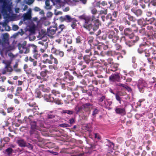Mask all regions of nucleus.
I'll return each instance as SVG.
<instances>
[{"mask_svg": "<svg viewBox=\"0 0 156 156\" xmlns=\"http://www.w3.org/2000/svg\"><path fill=\"white\" fill-rule=\"evenodd\" d=\"M101 24L99 20L96 18L93 20H91L89 21L84 20L83 27L89 31H90L92 29L93 31H95L99 28Z\"/></svg>", "mask_w": 156, "mask_h": 156, "instance_id": "obj_1", "label": "nucleus"}, {"mask_svg": "<svg viewBox=\"0 0 156 156\" xmlns=\"http://www.w3.org/2000/svg\"><path fill=\"white\" fill-rule=\"evenodd\" d=\"M42 57L44 59L42 60V62L44 64H52L53 63L54 64L57 65L58 63V59L52 54H50L49 56L47 54L44 53Z\"/></svg>", "mask_w": 156, "mask_h": 156, "instance_id": "obj_2", "label": "nucleus"}, {"mask_svg": "<svg viewBox=\"0 0 156 156\" xmlns=\"http://www.w3.org/2000/svg\"><path fill=\"white\" fill-rule=\"evenodd\" d=\"M90 12L92 14V15L86 16L84 14L80 16H79V18L80 20H86L87 21H90L91 20H93L96 18L95 15L98 13V11L97 9L95 7H91L90 8Z\"/></svg>", "mask_w": 156, "mask_h": 156, "instance_id": "obj_3", "label": "nucleus"}, {"mask_svg": "<svg viewBox=\"0 0 156 156\" xmlns=\"http://www.w3.org/2000/svg\"><path fill=\"white\" fill-rule=\"evenodd\" d=\"M17 46L20 54H26L29 52L30 44L27 45V42L26 41H24L22 44L19 43Z\"/></svg>", "mask_w": 156, "mask_h": 156, "instance_id": "obj_4", "label": "nucleus"}, {"mask_svg": "<svg viewBox=\"0 0 156 156\" xmlns=\"http://www.w3.org/2000/svg\"><path fill=\"white\" fill-rule=\"evenodd\" d=\"M63 21H65L67 23H70V26L73 29H75L77 26V21L74 18H72L69 15H66L63 17H61Z\"/></svg>", "mask_w": 156, "mask_h": 156, "instance_id": "obj_5", "label": "nucleus"}, {"mask_svg": "<svg viewBox=\"0 0 156 156\" xmlns=\"http://www.w3.org/2000/svg\"><path fill=\"white\" fill-rule=\"evenodd\" d=\"M64 76L63 78L64 81L66 82L67 84H69L70 86H73L75 84L74 81H71L74 79L73 77L69 73L68 71H66L64 73Z\"/></svg>", "mask_w": 156, "mask_h": 156, "instance_id": "obj_6", "label": "nucleus"}, {"mask_svg": "<svg viewBox=\"0 0 156 156\" xmlns=\"http://www.w3.org/2000/svg\"><path fill=\"white\" fill-rule=\"evenodd\" d=\"M11 10V8L10 6L6 2L4 1L2 7L1 12L2 14L4 15L7 16L8 12H10Z\"/></svg>", "mask_w": 156, "mask_h": 156, "instance_id": "obj_7", "label": "nucleus"}, {"mask_svg": "<svg viewBox=\"0 0 156 156\" xmlns=\"http://www.w3.org/2000/svg\"><path fill=\"white\" fill-rule=\"evenodd\" d=\"M108 34V38L112 39V41L113 43H116L119 38V37L118 35V34L115 33L114 30H109Z\"/></svg>", "mask_w": 156, "mask_h": 156, "instance_id": "obj_8", "label": "nucleus"}, {"mask_svg": "<svg viewBox=\"0 0 156 156\" xmlns=\"http://www.w3.org/2000/svg\"><path fill=\"white\" fill-rule=\"evenodd\" d=\"M147 83L142 78L140 79L138 81L137 86L140 91L141 93L144 92V88L147 87Z\"/></svg>", "mask_w": 156, "mask_h": 156, "instance_id": "obj_9", "label": "nucleus"}, {"mask_svg": "<svg viewBox=\"0 0 156 156\" xmlns=\"http://www.w3.org/2000/svg\"><path fill=\"white\" fill-rule=\"evenodd\" d=\"M52 54H54L56 56L60 58L63 57L64 55L63 51L60 49H57L54 47H53L51 49Z\"/></svg>", "mask_w": 156, "mask_h": 156, "instance_id": "obj_10", "label": "nucleus"}, {"mask_svg": "<svg viewBox=\"0 0 156 156\" xmlns=\"http://www.w3.org/2000/svg\"><path fill=\"white\" fill-rule=\"evenodd\" d=\"M120 73H116L109 76V80L113 82H120Z\"/></svg>", "mask_w": 156, "mask_h": 156, "instance_id": "obj_11", "label": "nucleus"}, {"mask_svg": "<svg viewBox=\"0 0 156 156\" xmlns=\"http://www.w3.org/2000/svg\"><path fill=\"white\" fill-rule=\"evenodd\" d=\"M42 70L40 73V76H37V74L35 75L37 79L41 80L42 81H46L47 80V79L44 77H45L47 74H49L50 73V71L47 69H44Z\"/></svg>", "mask_w": 156, "mask_h": 156, "instance_id": "obj_12", "label": "nucleus"}, {"mask_svg": "<svg viewBox=\"0 0 156 156\" xmlns=\"http://www.w3.org/2000/svg\"><path fill=\"white\" fill-rule=\"evenodd\" d=\"M148 44L146 42L140 44L137 48L138 52L139 54H142L144 52L145 53L148 46Z\"/></svg>", "mask_w": 156, "mask_h": 156, "instance_id": "obj_13", "label": "nucleus"}, {"mask_svg": "<svg viewBox=\"0 0 156 156\" xmlns=\"http://www.w3.org/2000/svg\"><path fill=\"white\" fill-rule=\"evenodd\" d=\"M55 25L54 27H50L47 28V34L49 36L51 37L56 33L57 28Z\"/></svg>", "mask_w": 156, "mask_h": 156, "instance_id": "obj_14", "label": "nucleus"}, {"mask_svg": "<svg viewBox=\"0 0 156 156\" xmlns=\"http://www.w3.org/2000/svg\"><path fill=\"white\" fill-rule=\"evenodd\" d=\"M83 110L87 113L88 115L90 113L91 109L93 107V104L90 103H87L84 104L83 105Z\"/></svg>", "mask_w": 156, "mask_h": 156, "instance_id": "obj_15", "label": "nucleus"}, {"mask_svg": "<svg viewBox=\"0 0 156 156\" xmlns=\"http://www.w3.org/2000/svg\"><path fill=\"white\" fill-rule=\"evenodd\" d=\"M156 51L153 48L148 46L144 53L145 56L146 57H149L152 54H156Z\"/></svg>", "mask_w": 156, "mask_h": 156, "instance_id": "obj_16", "label": "nucleus"}, {"mask_svg": "<svg viewBox=\"0 0 156 156\" xmlns=\"http://www.w3.org/2000/svg\"><path fill=\"white\" fill-rule=\"evenodd\" d=\"M27 104H28L29 106L30 107L33 108L32 109H27V111L28 112L32 111L34 112L38 108V106H37L35 102L33 100L30 101L29 103H27Z\"/></svg>", "mask_w": 156, "mask_h": 156, "instance_id": "obj_17", "label": "nucleus"}, {"mask_svg": "<svg viewBox=\"0 0 156 156\" xmlns=\"http://www.w3.org/2000/svg\"><path fill=\"white\" fill-rule=\"evenodd\" d=\"M95 35L98 37L100 40H105L107 38L106 34L104 32H101V30H99L95 34Z\"/></svg>", "mask_w": 156, "mask_h": 156, "instance_id": "obj_18", "label": "nucleus"}, {"mask_svg": "<svg viewBox=\"0 0 156 156\" xmlns=\"http://www.w3.org/2000/svg\"><path fill=\"white\" fill-rule=\"evenodd\" d=\"M112 104V101H108L105 99L99 105L102 107L105 108L107 109H109L110 108V106Z\"/></svg>", "mask_w": 156, "mask_h": 156, "instance_id": "obj_19", "label": "nucleus"}, {"mask_svg": "<svg viewBox=\"0 0 156 156\" xmlns=\"http://www.w3.org/2000/svg\"><path fill=\"white\" fill-rule=\"evenodd\" d=\"M39 129L35 128H31L30 131V133L31 136H34L35 138H38L39 137V132L37 131Z\"/></svg>", "mask_w": 156, "mask_h": 156, "instance_id": "obj_20", "label": "nucleus"}, {"mask_svg": "<svg viewBox=\"0 0 156 156\" xmlns=\"http://www.w3.org/2000/svg\"><path fill=\"white\" fill-rule=\"evenodd\" d=\"M102 21L104 22L105 20L107 21L110 20L111 21H115L116 19H115L111 15V13H109L105 16H101Z\"/></svg>", "mask_w": 156, "mask_h": 156, "instance_id": "obj_21", "label": "nucleus"}, {"mask_svg": "<svg viewBox=\"0 0 156 156\" xmlns=\"http://www.w3.org/2000/svg\"><path fill=\"white\" fill-rule=\"evenodd\" d=\"M110 66V67L108 69L107 73H109L110 71L115 72L117 71L118 69V66L117 64H112Z\"/></svg>", "mask_w": 156, "mask_h": 156, "instance_id": "obj_22", "label": "nucleus"}, {"mask_svg": "<svg viewBox=\"0 0 156 156\" xmlns=\"http://www.w3.org/2000/svg\"><path fill=\"white\" fill-rule=\"evenodd\" d=\"M131 11L137 17L141 16L143 13V11L141 9H136L134 7L132 8Z\"/></svg>", "mask_w": 156, "mask_h": 156, "instance_id": "obj_23", "label": "nucleus"}, {"mask_svg": "<svg viewBox=\"0 0 156 156\" xmlns=\"http://www.w3.org/2000/svg\"><path fill=\"white\" fill-rule=\"evenodd\" d=\"M44 98L47 102H53L54 100V97L51 94H44Z\"/></svg>", "mask_w": 156, "mask_h": 156, "instance_id": "obj_24", "label": "nucleus"}, {"mask_svg": "<svg viewBox=\"0 0 156 156\" xmlns=\"http://www.w3.org/2000/svg\"><path fill=\"white\" fill-rule=\"evenodd\" d=\"M115 111L116 113L120 114L121 115H124L126 114V109L125 108H121L118 107H116L115 109Z\"/></svg>", "mask_w": 156, "mask_h": 156, "instance_id": "obj_25", "label": "nucleus"}, {"mask_svg": "<svg viewBox=\"0 0 156 156\" xmlns=\"http://www.w3.org/2000/svg\"><path fill=\"white\" fill-rule=\"evenodd\" d=\"M111 93L115 95V97L116 100L119 102L120 104H121L122 98L120 96L125 95V94L121 92H118L117 93L115 94L113 92Z\"/></svg>", "mask_w": 156, "mask_h": 156, "instance_id": "obj_26", "label": "nucleus"}, {"mask_svg": "<svg viewBox=\"0 0 156 156\" xmlns=\"http://www.w3.org/2000/svg\"><path fill=\"white\" fill-rule=\"evenodd\" d=\"M88 90L89 92L91 91V95L90 96L92 97V91L97 92L98 91V88L97 87H95L92 84H90L88 86Z\"/></svg>", "mask_w": 156, "mask_h": 156, "instance_id": "obj_27", "label": "nucleus"}, {"mask_svg": "<svg viewBox=\"0 0 156 156\" xmlns=\"http://www.w3.org/2000/svg\"><path fill=\"white\" fill-rule=\"evenodd\" d=\"M41 123V124L40 125V126H42V123H41L39 121L37 120V121L36 122L35 121H32L30 122V125L31 126L30 128H35L36 129H39V127L37 126V125L38 124Z\"/></svg>", "mask_w": 156, "mask_h": 156, "instance_id": "obj_28", "label": "nucleus"}, {"mask_svg": "<svg viewBox=\"0 0 156 156\" xmlns=\"http://www.w3.org/2000/svg\"><path fill=\"white\" fill-rule=\"evenodd\" d=\"M38 43L42 46H44V47H41L40 51L42 53H43L45 51L48 47V44L47 42L45 43L43 41H39Z\"/></svg>", "mask_w": 156, "mask_h": 156, "instance_id": "obj_29", "label": "nucleus"}, {"mask_svg": "<svg viewBox=\"0 0 156 156\" xmlns=\"http://www.w3.org/2000/svg\"><path fill=\"white\" fill-rule=\"evenodd\" d=\"M17 142L20 147H26V142L24 140L21 139L19 138L17 140Z\"/></svg>", "mask_w": 156, "mask_h": 156, "instance_id": "obj_30", "label": "nucleus"}, {"mask_svg": "<svg viewBox=\"0 0 156 156\" xmlns=\"http://www.w3.org/2000/svg\"><path fill=\"white\" fill-rule=\"evenodd\" d=\"M56 27L57 29L56 31H57L56 35L57 36H58L62 31L65 28V26L63 24H61L58 27H57V26H56Z\"/></svg>", "mask_w": 156, "mask_h": 156, "instance_id": "obj_31", "label": "nucleus"}, {"mask_svg": "<svg viewBox=\"0 0 156 156\" xmlns=\"http://www.w3.org/2000/svg\"><path fill=\"white\" fill-rule=\"evenodd\" d=\"M119 52H116L115 51L110 50L107 51L106 55L108 56H114L115 55H117L119 54Z\"/></svg>", "mask_w": 156, "mask_h": 156, "instance_id": "obj_32", "label": "nucleus"}, {"mask_svg": "<svg viewBox=\"0 0 156 156\" xmlns=\"http://www.w3.org/2000/svg\"><path fill=\"white\" fill-rule=\"evenodd\" d=\"M39 88L43 91L46 92H49L50 90V88L45 86L44 84H41L39 85Z\"/></svg>", "mask_w": 156, "mask_h": 156, "instance_id": "obj_33", "label": "nucleus"}, {"mask_svg": "<svg viewBox=\"0 0 156 156\" xmlns=\"http://www.w3.org/2000/svg\"><path fill=\"white\" fill-rule=\"evenodd\" d=\"M91 55H88V54L85 55L83 57V59L84 61L87 64H89L91 61L90 58Z\"/></svg>", "mask_w": 156, "mask_h": 156, "instance_id": "obj_34", "label": "nucleus"}, {"mask_svg": "<svg viewBox=\"0 0 156 156\" xmlns=\"http://www.w3.org/2000/svg\"><path fill=\"white\" fill-rule=\"evenodd\" d=\"M147 60L150 64L156 65V57H152L151 58H147Z\"/></svg>", "mask_w": 156, "mask_h": 156, "instance_id": "obj_35", "label": "nucleus"}, {"mask_svg": "<svg viewBox=\"0 0 156 156\" xmlns=\"http://www.w3.org/2000/svg\"><path fill=\"white\" fill-rule=\"evenodd\" d=\"M74 110L76 114H78L82 111L83 107L77 105L75 106Z\"/></svg>", "mask_w": 156, "mask_h": 156, "instance_id": "obj_36", "label": "nucleus"}, {"mask_svg": "<svg viewBox=\"0 0 156 156\" xmlns=\"http://www.w3.org/2000/svg\"><path fill=\"white\" fill-rule=\"evenodd\" d=\"M139 33L141 36L147 35L148 37H150L151 35L147 34L145 31V28H142L139 30Z\"/></svg>", "mask_w": 156, "mask_h": 156, "instance_id": "obj_37", "label": "nucleus"}, {"mask_svg": "<svg viewBox=\"0 0 156 156\" xmlns=\"http://www.w3.org/2000/svg\"><path fill=\"white\" fill-rule=\"evenodd\" d=\"M113 46V48L116 50L120 51L122 50V46L120 44L118 43H115Z\"/></svg>", "mask_w": 156, "mask_h": 156, "instance_id": "obj_38", "label": "nucleus"}, {"mask_svg": "<svg viewBox=\"0 0 156 156\" xmlns=\"http://www.w3.org/2000/svg\"><path fill=\"white\" fill-rule=\"evenodd\" d=\"M147 29L149 31V32L151 34L153 33L152 32H156V28H154L151 25H147L146 27Z\"/></svg>", "mask_w": 156, "mask_h": 156, "instance_id": "obj_39", "label": "nucleus"}, {"mask_svg": "<svg viewBox=\"0 0 156 156\" xmlns=\"http://www.w3.org/2000/svg\"><path fill=\"white\" fill-rule=\"evenodd\" d=\"M122 22L126 25L129 26L131 25L130 22L127 20L126 16H123L122 17Z\"/></svg>", "mask_w": 156, "mask_h": 156, "instance_id": "obj_40", "label": "nucleus"}, {"mask_svg": "<svg viewBox=\"0 0 156 156\" xmlns=\"http://www.w3.org/2000/svg\"><path fill=\"white\" fill-rule=\"evenodd\" d=\"M8 21L7 20H5L4 22L2 23V26L5 28V29L7 31H9L10 29V28L8 25L7 24Z\"/></svg>", "mask_w": 156, "mask_h": 156, "instance_id": "obj_41", "label": "nucleus"}, {"mask_svg": "<svg viewBox=\"0 0 156 156\" xmlns=\"http://www.w3.org/2000/svg\"><path fill=\"white\" fill-rule=\"evenodd\" d=\"M125 14L128 16V19L130 22H135L136 21V20L135 18L133 16L131 15L129 13L126 12Z\"/></svg>", "mask_w": 156, "mask_h": 156, "instance_id": "obj_42", "label": "nucleus"}, {"mask_svg": "<svg viewBox=\"0 0 156 156\" xmlns=\"http://www.w3.org/2000/svg\"><path fill=\"white\" fill-rule=\"evenodd\" d=\"M80 90L82 91L83 93H85L87 94L89 96H90L91 95V91L89 92L88 90H87L85 89L83 87L80 86Z\"/></svg>", "mask_w": 156, "mask_h": 156, "instance_id": "obj_43", "label": "nucleus"}, {"mask_svg": "<svg viewBox=\"0 0 156 156\" xmlns=\"http://www.w3.org/2000/svg\"><path fill=\"white\" fill-rule=\"evenodd\" d=\"M51 93L53 94V95H54V96L57 97H59L61 95L60 92L59 91H57L55 90H52Z\"/></svg>", "mask_w": 156, "mask_h": 156, "instance_id": "obj_44", "label": "nucleus"}, {"mask_svg": "<svg viewBox=\"0 0 156 156\" xmlns=\"http://www.w3.org/2000/svg\"><path fill=\"white\" fill-rule=\"evenodd\" d=\"M101 96L98 97V105L103 101L106 98V96L102 94H100Z\"/></svg>", "mask_w": 156, "mask_h": 156, "instance_id": "obj_45", "label": "nucleus"}, {"mask_svg": "<svg viewBox=\"0 0 156 156\" xmlns=\"http://www.w3.org/2000/svg\"><path fill=\"white\" fill-rule=\"evenodd\" d=\"M132 31H133L135 32H137L138 30V27L137 26L136 24H134L131 25V27H130Z\"/></svg>", "mask_w": 156, "mask_h": 156, "instance_id": "obj_46", "label": "nucleus"}, {"mask_svg": "<svg viewBox=\"0 0 156 156\" xmlns=\"http://www.w3.org/2000/svg\"><path fill=\"white\" fill-rule=\"evenodd\" d=\"M108 9L105 8H103L102 9L100 10L99 11V15H101L102 14L105 15H107L108 13Z\"/></svg>", "mask_w": 156, "mask_h": 156, "instance_id": "obj_47", "label": "nucleus"}, {"mask_svg": "<svg viewBox=\"0 0 156 156\" xmlns=\"http://www.w3.org/2000/svg\"><path fill=\"white\" fill-rule=\"evenodd\" d=\"M132 32L131 29H130V27L126 28L124 30V34L125 36H127L129 35V33Z\"/></svg>", "mask_w": 156, "mask_h": 156, "instance_id": "obj_48", "label": "nucleus"}, {"mask_svg": "<svg viewBox=\"0 0 156 156\" xmlns=\"http://www.w3.org/2000/svg\"><path fill=\"white\" fill-rule=\"evenodd\" d=\"M83 40L81 37L78 36L76 38V43L78 44H81Z\"/></svg>", "mask_w": 156, "mask_h": 156, "instance_id": "obj_49", "label": "nucleus"}, {"mask_svg": "<svg viewBox=\"0 0 156 156\" xmlns=\"http://www.w3.org/2000/svg\"><path fill=\"white\" fill-rule=\"evenodd\" d=\"M31 18V15L29 13H25L23 14V19L24 20H30Z\"/></svg>", "mask_w": 156, "mask_h": 156, "instance_id": "obj_50", "label": "nucleus"}, {"mask_svg": "<svg viewBox=\"0 0 156 156\" xmlns=\"http://www.w3.org/2000/svg\"><path fill=\"white\" fill-rule=\"evenodd\" d=\"M30 47L32 48V51L33 53H36L38 52L37 47L34 44H31L30 45Z\"/></svg>", "mask_w": 156, "mask_h": 156, "instance_id": "obj_51", "label": "nucleus"}, {"mask_svg": "<svg viewBox=\"0 0 156 156\" xmlns=\"http://www.w3.org/2000/svg\"><path fill=\"white\" fill-rule=\"evenodd\" d=\"M139 5L142 9H145L146 7V5L145 4L144 0H140L139 2Z\"/></svg>", "mask_w": 156, "mask_h": 156, "instance_id": "obj_52", "label": "nucleus"}, {"mask_svg": "<svg viewBox=\"0 0 156 156\" xmlns=\"http://www.w3.org/2000/svg\"><path fill=\"white\" fill-rule=\"evenodd\" d=\"M98 70H100L102 72H105L107 73L108 69L103 66H100L98 68Z\"/></svg>", "mask_w": 156, "mask_h": 156, "instance_id": "obj_53", "label": "nucleus"}, {"mask_svg": "<svg viewBox=\"0 0 156 156\" xmlns=\"http://www.w3.org/2000/svg\"><path fill=\"white\" fill-rule=\"evenodd\" d=\"M22 90V88L21 87H18L16 89V93L15 95L16 96H19L20 94V92Z\"/></svg>", "mask_w": 156, "mask_h": 156, "instance_id": "obj_54", "label": "nucleus"}, {"mask_svg": "<svg viewBox=\"0 0 156 156\" xmlns=\"http://www.w3.org/2000/svg\"><path fill=\"white\" fill-rule=\"evenodd\" d=\"M85 52L87 54H89L88 55H89L92 56L93 55L92 51V49L91 48L86 49L85 51Z\"/></svg>", "mask_w": 156, "mask_h": 156, "instance_id": "obj_55", "label": "nucleus"}, {"mask_svg": "<svg viewBox=\"0 0 156 156\" xmlns=\"http://www.w3.org/2000/svg\"><path fill=\"white\" fill-rule=\"evenodd\" d=\"M113 21H110L106 25L109 28H112L114 27V23H113Z\"/></svg>", "mask_w": 156, "mask_h": 156, "instance_id": "obj_56", "label": "nucleus"}, {"mask_svg": "<svg viewBox=\"0 0 156 156\" xmlns=\"http://www.w3.org/2000/svg\"><path fill=\"white\" fill-rule=\"evenodd\" d=\"M118 14V12L117 11H114L112 12V13H111V15L115 19H116L117 18Z\"/></svg>", "mask_w": 156, "mask_h": 156, "instance_id": "obj_57", "label": "nucleus"}, {"mask_svg": "<svg viewBox=\"0 0 156 156\" xmlns=\"http://www.w3.org/2000/svg\"><path fill=\"white\" fill-rule=\"evenodd\" d=\"M55 64L53 65H49L48 67L49 69L51 70L54 69L55 70H57L58 69V68L55 66Z\"/></svg>", "mask_w": 156, "mask_h": 156, "instance_id": "obj_58", "label": "nucleus"}, {"mask_svg": "<svg viewBox=\"0 0 156 156\" xmlns=\"http://www.w3.org/2000/svg\"><path fill=\"white\" fill-rule=\"evenodd\" d=\"M13 151L12 149L11 148H9L6 149L5 151V153L9 155L11 154Z\"/></svg>", "mask_w": 156, "mask_h": 156, "instance_id": "obj_59", "label": "nucleus"}, {"mask_svg": "<svg viewBox=\"0 0 156 156\" xmlns=\"http://www.w3.org/2000/svg\"><path fill=\"white\" fill-rule=\"evenodd\" d=\"M53 102H54L55 103L58 104V105H61L62 104V100H61L57 99L56 98H54V100Z\"/></svg>", "mask_w": 156, "mask_h": 156, "instance_id": "obj_60", "label": "nucleus"}, {"mask_svg": "<svg viewBox=\"0 0 156 156\" xmlns=\"http://www.w3.org/2000/svg\"><path fill=\"white\" fill-rule=\"evenodd\" d=\"M62 113L64 114H67L69 115L73 114L74 112L72 110H65L62 111Z\"/></svg>", "mask_w": 156, "mask_h": 156, "instance_id": "obj_61", "label": "nucleus"}, {"mask_svg": "<svg viewBox=\"0 0 156 156\" xmlns=\"http://www.w3.org/2000/svg\"><path fill=\"white\" fill-rule=\"evenodd\" d=\"M36 97L40 98L42 96L41 92L38 90H36L35 92Z\"/></svg>", "mask_w": 156, "mask_h": 156, "instance_id": "obj_62", "label": "nucleus"}, {"mask_svg": "<svg viewBox=\"0 0 156 156\" xmlns=\"http://www.w3.org/2000/svg\"><path fill=\"white\" fill-rule=\"evenodd\" d=\"M2 63L5 64V68L8 67V66H11V62L10 61H7L5 62V61H3Z\"/></svg>", "mask_w": 156, "mask_h": 156, "instance_id": "obj_63", "label": "nucleus"}, {"mask_svg": "<svg viewBox=\"0 0 156 156\" xmlns=\"http://www.w3.org/2000/svg\"><path fill=\"white\" fill-rule=\"evenodd\" d=\"M140 38L138 36H135L132 39L133 40L132 41L134 43H135L137 42L139 40Z\"/></svg>", "mask_w": 156, "mask_h": 156, "instance_id": "obj_64", "label": "nucleus"}]
</instances>
